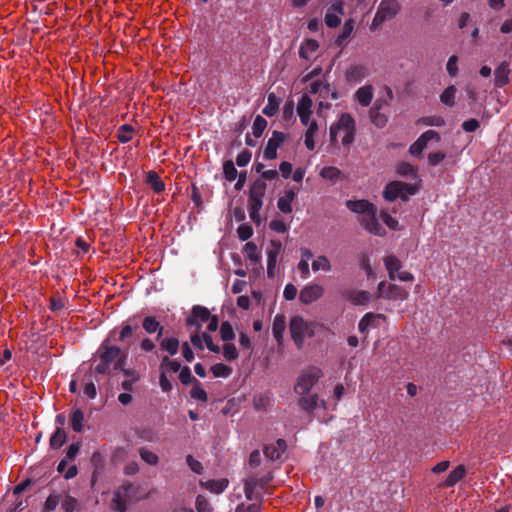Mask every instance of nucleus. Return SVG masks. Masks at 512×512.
Returning a JSON list of instances; mask_svg holds the SVG:
<instances>
[{
	"instance_id": "obj_61",
	"label": "nucleus",
	"mask_w": 512,
	"mask_h": 512,
	"mask_svg": "<svg viewBox=\"0 0 512 512\" xmlns=\"http://www.w3.org/2000/svg\"><path fill=\"white\" fill-rule=\"evenodd\" d=\"M446 69L451 77H455L458 74V57L456 55L449 57Z\"/></svg>"
},
{
	"instance_id": "obj_17",
	"label": "nucleus",
	"mask_w": 512,
	"mask_h": 512,
	"mask_svg": "<svg viewBox=\"0 0 512 512\" xmlns=\"http://www.w3.org/2000/svg\"><path fill=\"white\" fill-rule=\"evenodd\" d=\"M399 10L400 4L397 0H382L377 9L387 21L394 18Z\"/></svg>"
},
{
	"instance_id": "obj_37",
	"label": "nucleus",
	"mask_w": 512,
	"mask_h": 512,
	"mask_svg": "<svg viewBox=\"0 0 512 512\" xmlns=\"http://www.w3.org/2000/svg\"><path fill=\"white\" fill-rule=\"evenodd\" d=\"M61 506L65 512L79 511L81 508L79 501L69 494L64 496L61 501Z\"/></svg>"
},
{
	"instance_id": "obj_55",
	"label": "nucleus",
	"mask_w": 512,
	"mask_h": 512,
	"mask_svg": "<svg viewBox=\"0 0 512 512\" xmlns=\"http://www.w3.org/2000/svg\"><path fill=\"white\" fill-rule=\"evenodd\" d=\"M397 173L401 176H413L416 177V169L413 165L408 162H401L397 166Z\"/></svg>"
},
{
	"instance_id": "obj_5",
	"label": "nucleus",
	"mask_w": 512,
	"mask_h": 512,
	"mask_svg": "<svg viewBox=\"0 0 512 512\" xmlns=\"http://www.w3.org/2000/svg\"><path fill=\"white\" fill-rule=\"evenodd\" d=\"M322 377L321 369L311 366L301 371L299 374L294 391L297 395H306L317 384Z\"/></svg>"
},
{
	"instance_id": "obj_51",
	"label": "nucleus",
	"mask_w": 512,
	"mask_h": 512,
	"mask_svg": "<svg viewBox=\"0 0 512 512\" xmlns=\"http://www.w3.org/2000/svg\"><path fill=\"white\" fill-rule=\"evenodd\" d=\"M418 123H421L426 126H435L441 127L445 125V119L442 116H426L422 117L418 120Z\"/></svg>"
},
{
	"instance_id": "obj_52",
	"label": "nucleus",
	"mask_w": 512,
	"mask_h": 512,
	"mask_svg": "<svg viewBox=\"0 0 512 512\" xmlns=\"http://www.w3.org/2000/svg\"><path fill=\"white\" fill-rule=\"evenodd\" d=\"M61 501V495L59 493H56V492H53L51 493L45 503H44V511L45 512H49V511H53L56 509V507L58 506V504L60 503Z\"/></svg>"
},
{
	"instance_id": "obj_58",
	"label": "nucleus",
	"mask_w": 512,
	"mask_h": 512,
	"mask_svg": "<svg viewBox=\"0 0 512 512\" xmlns=\"http://www.w3.org/2000/svg\"><path fill=\"white\" fill-rule=\"evenodd\" d=\"M371 299V294L368 291L360 290L353 297L352 301L357 305H364L368 303Z\"/></svg>"
},
{
	"instance_id": "obj_3",
	"label": "nucleus",
	"mask_w": 512,
	"mask_h": 512,
	"mask_svg": "<svg viewBox=\"0 0 512 512\" xmlns=\"http://www.w3.org/2000/svg\"><path fill=\"white\" fill-rule=\"evenodd\" d=\"M265 469V474L261 476L256 474L250 475L244 480V493L248 500L262 502L263 495L258 491V489H264L273 480L271 467L265 466Z\"/></svg>"
},
{
	"instance_id": "obj_28",
	"label": "nucleus",
	"mask_w": 512,
	"mask_h": 512,
	"mask_svg": "<svg viewBox=\"0 0 512 512\" xmlns=\"http://www.w3.org/2000/svg\"><path fill=\"white\" fill-rule=\"evenodd\" d=\"M466 474V469L464 465H458L455 469H453L449 475L447 476L444 485L446 487L455 486L461 479L464 478Z\"/></svg>"
},
{
	"instance_id": "obj_27",
	"label": "nucleus",
	"mask_w": 512,
	"mask_h": 512,
	"mask_svg": "<svg viewBox=\"0 0 512 512\" xmlns=\"http://www.w3.org/2000/svg\"><path fill=\"white\" fill-rule=\"evenodd\" d=\"M146 183L155 193H161L165 190V183L157 172L150 170L146 173Z\"/></svg>"
},
{
	"instance_id": "obj_48",
	"label": "nucleus",
	"mask_w": 512,
	"mask_h": 512,
	"mask_svg": "<svg viewBox=\"0 0 512 512\" xmlns=\"http://www.w3.org/2000/svg\"><path fill=\"white\" fill-rule=\"evenodd\" d=\"M134 489V485L126 481L115 491V493L120 495L125 500L130 501L133 498Z\"/></svg>"
},
{
	"instance_id": "obj_60",
	"label": "nucleus",
	"mask_w": 512,
	"mask_h": 512,
	"mask_svg": "<svg viewBox=\"0 0 512 512\" xmlns=\"http://www.w3.org/2000/svg\"><path fill=\"white\" fill-rule=\"evenodd\" d=\"M235 512H262L261 502L248 505L240 503L237 505Z\"/></svg>"
},
{
	"instance_id": "obj_10",
	"label": "nucleus",
	"mask_w": 512,
	"mask_h": 512,
	"mask_svg": "<svg viewBox=\"0 0 512 512\" xmlns=\"http://www.w3.org/2000/svg\"><path fill=\"white\" fill-rule=\"evenodd\" d=\"M211 316L212 315L208 308L201 305H195L191 310V314L186 318V325L194 326L197 330H199L202 326V323L207 322Z\"/></svg>"
},
{
	"instance_id": "obj_32",
	"label": "nucleus",
	"mask_w": 512,
	"mask_h": 512,
	"mask_svg": "<svg viewBox=\"0 0 512 512\" xmlns=\"http://www.w3.org/2000/svg\"><path fill=\"white\" fill-rule=\"evenodd\" d=\"M243 252L245 254V257L252 263V264H259L261 261V255L258 252V248L254 242H247L243 247Z\"/></svg>"
},
{
	"instance_id": "obj_62",
	"label": "nucleus",
	"mask_w": 512,
	"mask_h": 512,
	"mask_svg": "<svg viewBox=\"0 0 512 512\" xmlns=\"http://www.w3.org/2000/svg\"><path fill=\"white\" fill-rule=\"evenodd\" d=\"M380 218L390 229H398V221L395 218H393L386 210H382L380 212Z\"/></svg>"
},
{
	"instance_id": "obj_30",
	"label": "nucleus",
	"mask_w": 512,
	"mask_h": 512,
	"mask_svg": "<svg viewBox=\"0 0 512 512\" xmlns=\"http://www.w3.org/2000/svg\"><path fill=\"white\" fill-rule=\"evenodd\" d=\"M280 102L281 99L278 98L274 93L268 94L267 104L262 110L263 114L268 117H273L279 109Z\"/></svg>"
},
{
	"instance_id": "obj_8",
	"label": "nucleus",
	"mask_w": 512,
	"mask_h": 512,
	"mask_svg": "<svg viewBox=\"0 0 512 512\" xmlns=\"http://www.w3.org/2000/svg\"><path fill=\"white\" fill-rule=\"evenodd\" d=\"M360 223L363 228L371 234L377 236H384L386 234L385 228L379 223L377 219V208L375 207L369 213L362 216Z\"/></svg>"
},
{
	"instance_id": "obj_12",
	"label": "nucleus",
	"mask_w": 512,
	"mask_h": 512,
	"mask_svg": "<svg viewBox=\"0 0 512 512\" xmlns=\"http://www.w3.org/2000/svg\"><path fill=\"white\" fill-rule=\"evenodd\" d=\"M282 250V243L279 240H271L267 248V276L274 278L277 258Z\"/></svg>"
},
{
	"instance_id": "obj_41",
	"label": "nucleus",
	"mask_w": 512,
	"mask_h": 512,
	"mask_svg": "<svg viewBox=\"0 0 512 512\" xmlns=\"http://www.w3.org/2000/svg\"><path fill=\"white\" fill-rule=\"evenodd\" d=\"M211 372H212L213 376L216 378H220V377L227 378L231 375L232 368L226 364L217 363L211 367Z\"/></svg>"
},
{
	"instance_id": "obj_56",
	"label": "nucleus",
	"mask_w": 512,
	"mask_h": 512,
	"mask_svg": "<svg viewBox=\"0 0 512 512\" xmlns=\"http://www.w3.org/2000/svg\"><path fill=\"white\" fill-rule=\"evenodd\" d=\"M223 356L227 361H234L238 358L239 353L234 344L226 343L223 346Z\"/></svg>"
},
{
	"instance_id": "obj_63",
	"label": "nucleus",
	"mask_w": 512,
	"mask_h": 512,
	"mask_svg": "<svg viewBox=\"0 0 512 512\" xmlns=\"http://www.w3.org/2000/svg\"><path fill=\"white\" fill-rule=\"evenodd\" d=\"M237 234L240 240L246 241L252 236L253 229L248 224H242L238 227Z\"/></svg>"
},
{
	"instance_id": "obj_49",
	"label": "nucleus",
	"mask_w": 512,
	"mask_h": 512,
	"mask_svg": "<svg viewBox=\"0 0 512 512\" xmlns=\"http://www.w3.org/2000/svg\"><path fill=\"white\" fill-rule=\"evenodd\" d=\"M165 368L170 369L172 372H179L181 368L180 362L170 359L168 356H163L160 363V369L164 371Z\"/></svg>"
},
{
	"instance_id": "obj_14",
	"label": "nucleus",
	"mask_w": 512,
	"mask_h": 512,
	"mask_svg": "<svg viewBox=\"0 0 512 512\" xmlns=\"http://www.w3.org/2000/svg\"><path fill=\"white\" fill-rule=\"evenodd\" d=\"M385 288H386V282L385 281L380 282L378 285V292H379L380 296L385 297L387 299L404 300L408 297V292L398 285L390 284L387 286L386 290H385Z\"/></svg>"
},
{
	"instance_id": "obj_24",
	"label": "nucleus",
	"mask_w": 512,
	"mask_h": 512,
	"mask_svg": "<svg viewBox=\"0 0 512 512\" xmlns=\"http://www.w3.org/2000/svg\"><path fill=\"white\" fill-rule=\"evenodd\" d=\"M286 329V318L283 314H277L272 324V334L278 343L283 340V333Z\"/></svg>"
},
{
	"instance_id": "obj_39",
	"label": "nucleus",
	"mask_w": 512,
	"mask_h": 512,
	"mask_svg": "<svg viewBox=\"0 0 512 512\" xmlns=\"http://www.w3.org/2000/svg\"><path fill=\"white\" fill-rule=\"evenodd\" d=\"M228 484L229 481L225 478L210 480L206 483V488L215 494H220L228 487Z\"/></svg>"
},
{
	"instance_id": "obj_50",
	"label": "nucleus",
	"mask_w": 512,
	"mask_h": 512,
	"mask_svg": "<svg viewBox=\"0 0 512 512\" xmlns=\"http://www.w3.org/2000/svg\"><path fill=\"white\" fill-rule=\"evenodd\" d=\"M312 269L315 272L319 270L329 272L331 271V264L326 256L321 255L318 256V258L312 262Z\"/></svg>"
},
{
	"instance_id": "obj_15",
	"label": "nucleus",
	"mask_w": 512,
	"mask_h": 512,
	"mask_svg": "<svg viewBox=\"0 0 512 512\" xmlns=\"http://www.w3.org/2000/svg\"><path fill=\"white\" fill-rule=\"evenodd\" d=\"M510 62L502 61L494 70V85L497 88H503L510 82Z\"/></svg>"
},
{
	"instance_id": "obj_23",
	"label": "nucleus",
	"mask_w": 512,
	"mask_h": 512,
	"mask_svg": "<svg viewBox=\"0 0 512 512\" xmlns=\"http://www.w3.org/2000/svg\"><path fill=\"white\" fill-rule=\"evenodd\" d=\"M373 94H374L373 86L369 84V85L360 87L356 91L355 97L361 106L367 107L372 102Z\"/></svg>"
},
{
	"instance_id": "obj_22",
	"label": "nucleus",
	"mask_w": 512,
	"mask_h": 512,
	"mask_svg": "<svg viewBox=\"0 0 512 512\" xmlns=\"http://www.w3.org/2000/svg\"><path fill=\"white\" fill-rule=\"evenodd\" d=\"M298 405L306 412H312L318 406L319 397L316 393H308L306 395H299Z\"/></svg>"
},
{
	"instance_id": "obj_2",
	"label": "nucleus",
	"mask_w": 512,
	"mask_h": 512,
	"mask_svg": "<svg viewBox=\"0 0 512 512\" xmlns=\"http://www.w3.org/2000/svg\"><path fill=\"white\" fill-rule=\"evenodd\" d=\"M267 184L263 179H256L250 186L248 194V211L250 219L256 224L261 223L260 210L263 206V198Z\"/></svg>"
},
{
	"instance_id": "obj_33",
	"label": "nucleus",
	"mask_w": 512,
	"mask_h": 512,
	"mask_svg": "<svg viewBox=\"0 0 512 512\" xmlns=\"http://www.w3.org/2000/svg\"><path fill=\"white\" fill-rule=\"evenodd\" d=\"M384 264L389 273V278L391 280H395V273L398 272L401 268L400 260L396 256L390 255L384 258Z\"/></svg>"
},
{
	"instance_id": "obj_38",
	"label": "nucleus",
	"mask_w": 512,
	"mask_h": 512,
	"mask_svg": "<svg viewBox=\"0 0 512 512\" xmlns=\"http://www.w3.org/2000/svg\"><path fill=\"white\" fill-rule=\"evenodd\" d=\"M318 131V124L316 121H312L309 124V127L305 133V146L308 150H313L315 148L314 136Z\"/></svg>"
},
{
	"instance_id": "obj_54",
	"label": "nucleus",
	"mask_w": 512,
	"mask_h": 512,
	"mask_svg": "<svg viewBox=\"0 0 512 512\" xmlns=\"http://www.w3.org/2000/svg\"><path fill=\"white\" fill-rule=\"evenodd\" d=\"M377 317H380V315H375L374 313H366L359 321L358 323V329L361 333H365L369 326L372 324L373 320Z\"/></svg>"
},
{
	"instance_id": "obj_21",
	"label": "nucleus",
	"mask_w": 512,
	"mask_h": 512,
	"mask_svg": "<svg viewBox=\"0 0 512 512\" xmlns=\"http://www.w3.org/2000/svg\"><path fill=\"white\" fill-rule=\"evenodd\" d=\"M296 193L292 189H287L284 191V195L281 196L277 201L278 209L285 214L292 212L291 203L295 200Z\"/></svg>"
},
{
	"instance_id": "obj_42",
	"label": "nucleus",
	"mask_w": 512,
	"mask_h": 512,
	"mask_svg": "<svg viewBox=\"0 0 512 512\" xmlns=\"http://www.w3.org/2000/svg\"><path fill=\"white\" fill-rule=\"evenodd\" d=\"M267 127V121L264 117L257 115L252 125V133L255 138L262 136L265 128Z\"/></svg>"
},
{
	"instance_id": "obj_40",
	"label": "nucleus",
	"mask_w": 512,
	"mask_h": 512,
	"mask_svg": "<svg viewBox=\"0 0 512 512\" xmlns=\"http://www.w3.org/2000/svg\"><path fill=\"white\" fill-rule=\"evenodd\" d=\"M134 129L129 124H123L119 127L117 132V139L119 142L125 144L131 141L132 139V133Z\"/></svg>"
},
{
	"instance_id": "obj_6",
	"label": "nucleus",
	"mask_w": 512,
	"mask_h": 512,
	"mask_svg": "<svg viewBox=\"0 0 512 512\" xmlns=\"http://www.w3.org/2000/svg\"><path fill=\"white\" fill-rule=\"evenodd\" d=\"M403 188L408 194H416L419 189L417 184H410L397 180L391 181L384 187L382 192L383 198L386 201L393 202L398 199L401 189Z\"/></svg>"
},
{
	"instance_id": "obj_45",
	"label": "nucleus",
	"mask_w": 512,
	"mask_h": 512,
	"mask_svg": "<svg viewBox=\"0 0 512 512\" xmlns=\"http://www.w3.org/2000/svg\"><path fill=\"white\" fill-rule=\"evenodd\" d=\"M139 455H140V458L148 465L154 466V465H157L159 462V457L157 456V454L154 453L153 451H150V450L144 448V447L139 449Z\"/></svg>"
},
{
	"instance_id": "obj_13",
	"label": "nucleus",
	"mask_w": 512,
	"mask_h": 512,
	"mask_svg": "<svg viewBox=\"0 0 512 512\" xmlns=\"http://www.w3.org/2000/svg\"><path fill=\"white\" fill-rule=\"evenodd\" d=\"M324 294V288L319 284H308L304 286L299 294V300L305 304H311L320 299Z\"/></svg>"
},
{
	"instance_id": "obj_16",
	"label": "nucleus",
	"mask_w": 512,
	"mask_h": 512,
	"mask_svg": "<svg viewBox=\"0 0 512 512\" xmlns=\"http://www.w3.org/2000/svg\"><path fill=\"white\" fill-rule=\"evenodd\" d=\"M312 105L313 102L307 94H304L297 104V113L301 123L305 126L309 124L312 114Z\"/></svg>"
},
{
	"instance_id": "obj_35",
	"label": "nucleus",
	"mask_w": 512,
	"mask_h": 512,
	"mask_svg": "<svg viewBox=\"0 0 512 512\" xmlns=\"http://www.w3.org/2000/svg\"><path fill=\"white\" fill-rule=\"evenodd\" d=\"M371 122L378 128H383L388 122V116L380 110L371 108L369 111Z\"/></svg>"
},
{
	"instance_id": "obj_4",
	"label": "nucleus",
	"mask_w": 512,
	"mask_h": 512,
	"mask_svg": "<svg viewBox=\"0 0 512 512\" xmlns=\"http://www.w3.org/2000/svg\"><path fill=\"white\" fill-rule=\"evenodd\" d=\"M339 131L344 132V136L342 138V144L344 146H349L353 141L355 140V134H356V126H355V120L349 113H343L339 117L338 121L334 123L330 127V141L332 143H336L337 141V133Z\"/></svg>"
},
{
	"instance_id": "obj_1",
	"label": "nucleus",
	"mask_w": 512,
	"mask_h": 512,
	"mask_svg": "<svg viewBox=\"0 0 512 512\" xmlns=\"http://www.w3.org/2000/svg\"><path fill=\"white\" fill-rule=\"evenodd\" d=\"M98 363L95 372L101 375H109L112 371L123 369L126 364L127 354L116 345L110 344V337L106 338L96 351Z\"/></svg>"
},
{
	"instance_id": "obj_29",
	"label": "nucleus",
	"mask_w": 512,
	"mask_h": 512,
	"mask_svg": "<svg viewBox=\"0 0 512 512\" xmlns=\"http://www.w3.org/2000/svg\"><path fill=\"white\" fill-rule=\"evenodd\" d=\"M158 341H159L160 349L162 351H166L171 356L176 355L178 353L180 343L177 338H175V337H169V338H164V339L161 338Z\"/></svg>"
},
{
	"instance_id": "obj_26",
	"label": "nucleus",
	"mask_w": 512,
	"mask_h": 512,
	"mask_svg": "<svg viewBox=\"0 0 512 512\" xmlns=\"http://www.w3.org/2000/svg\"><path fill=\"white\" fill-rule=\"evenodd\" d=\"M318 48L319 44L316 40L306 39L300 46L299 56L305 60H310Z\"/></svg>"
},
{
	"instance_id": "obj_36",
	"label": "nucleus",
	"mask_w": 512,
	"mask_h": 512,
	"mask_svg": "<svg viewBox=\"0 0 512 512\" xmlns=\"http://www.w3.org/2000/svg\"><path fill=\"white\" fill-rule=\"evenodd\" d=\"M71 427L75 432L83 431L84 413L80 409H75L70 416Z\"/></svg>"
},
{
	"instance_id": "obj_47",
	"label": "nucleus",
	"mask_w": 512,
	"mask_h": 512,
	"mask_svg": "<svg viewBox=\"0 0 512 512\" xmlns=\"http://www.w3.org/2000/svg\"><path fill=\"white\" fill-rule=\"evenodd\" d=\"M220 336L225 342L231 341L235 338V332L229 321L222 322L220 326Z\"/></svg>"
},
{
	"instance_id": "obj_43",
	"label": "nucleus",
	"mask_w": 512,
	"mask_h": 512,
	"mask_svg": "<svg viewBox=\"0 0 512 512\" xmlns=\"http://www.w3.org/2000/svg\"><path fill=\"white\" fill-rule=\"evenodd\" d=\"M341 174V171L334 166L324 167L320 172V176L322 178L330 180L332 182H336L340 178Z\"/></svg>"
},
{
	"instance_id": "obj_7",
	"label": "nucleus",
	"mask_w": 512,
	"mask_h": 512,
	"mask_svg": "<svg viewBox=\"0 0 512 512\" xmlns=\"http://www.w3.org/2000/svg\"><path fill=\"white\" fill-rule=\"evenodd\" d=\"M290 333L293 341L298 348H301L304 340L307 336H311L309 333V326L300 316H294L290 320Z\"/></svg>"
},
{
	"instance_id": "obj_11",
	"label": "nucleus",
	"mask_w": 512,
	"mask_h": 512,
	"mask_svg": "<svg viewBox=\"0 0 512 512\" xmlns=\"http://www.w3.org/2000/svg\"><path fill=\"white\" fill-rule=\"evenodd\" d=\"M140 330L139 323L136 316L129 317L122 322L118 341L121 343H127L129 339L133 338Z\"/></svg>"
},
{
	"instance_id": "obj_34",
	"label": "nucleus",
	"mask_w": 512,
	"mask_h": 512,
	"mask_svg": "<svg viewBox=\"0 0 512 512\" xmlns=\"http://www.w3.org/2000/svg\"><path fill=\"white\" fill-rule=\"evenodd\" d=\"M456 93V86L449 85L439 96L441 103L448 107H453L455 105Z\"/></svg>"
},
{
	"instance_id": "obj_59",
	"label": "nucleus",
	"mask_w": 512,
	"mask_h": 512,
	"mask_svg": "<svg viewBox=\"0 0 512 512\" xmlns=\"http://www.w3.org/2000/svg\"><path fill=\"white\" fill-rule=\"evenodd\" d=\"M180 382L183 384V385H188L190 383H194V379L192 374H191V370L188 366H184L180 371H179V376H178Z\"/></svg>"
},
{
	"instance_id": "obj_31",
	"label": "nucleus",
	"mask_w": 512,
	"mask_h": 512,
	"mask_svg": "<svg viewBox=\"0 0 512 512\" xmlns=\"http://www.w3.org/2000/svg\"><path fill=\"white\" fill-rule=\"evenodd\" d=\"M66 440H67L66 432L62 428L58 427V428H56V430L50 437V440H49L50 448L54 449V450L59 449L65 444Z\"/></svg>"
},
{
	"instance_id": "obj_53",
	"label": "nucleus",
	"mask_w": 512,
	"mask_h": 512,
	"mask_svg": "<svg viewBox=\"0 0 512 512\" xmlns=\"http://www.w3.org/2000/svg\"><path fill=\"white\" fill-rule=\"evenodd\" d=\"M127 500L122 498L120 495L114 492L113 498L111 501V508L117 512H126L127 510Z\"/></svg>"
},
{
	"instance_id": "obj_44",
	"label": "nucleus",
	"mask_w": 512,
	"mask_h": 512,
	"mask_svg": "<svg viewBox=\"0 0 512 512\" xmlns=\"http://www.w3.org/2000/svg\"><path fill=\"white\" fill-rule=\"evenodd\" d=\"M193 387L190 390V396L193 399L200 401H207L208 395L207 392L201 387L200 382L197 379H194Z\"/></svg>"
},
{
	"instance_id": "obj_20",
	"label": "nucleus",
	"mask_w": 512,
	"mask_h": 512,
	"mask_svg": "<svg viewBox=\"0 0 512 512\" xmlns=\"http://www.w3.org/2000/svg\"><path fill=\"white\" fill-rule=\"evenodd\" d=\"M368 70L364 65H353L347 69L345 76L348 82L360 83L367 76Z\"/></svg>"
},
{
	"instance_id": "obj_9",
	"label": "nucleus",
	"mask_w": 512,
	"mask_h": 512,
	"mask_svg": "<svg viewBox=\"0 0 512 512\" xmlns=\"http://www.w3.org/2000/svg\"><path fill=\"white\" fill-rule=\"evenodd\" d=\"M287 135L281 131H273L263 151V158L273 160L277 158V149L283 145Z\"/></svg>"
},
{
	"instance_id": "obj_64",
	"label": "nucleus",
	"mask_w": 512,
	"mask_h": 512,
	"mask_svg": "<svg viewBox=\"0 0 512 512\" xmlns=\"http://www.w3.org/2000/svg\"><path fill=\"white\" fill-rule=\"evenodd\" d=\"M324 21H325V24L327 27L329 28H336L340 25L341 23V18L334 14V13H326L325 17H324Z\"/></svg>"
},
{
	"instance_id": "obj_57",
	"label": "nucleus",
	"mask_w": 512,
	"mask_h": 512,
	"mask_svg": "<svg viewBox=\"0 0 512 512\" xmlns=\"http://www.w3.org/2000/svg\"><path fill=\"white\" fill-rule=\"evenodd\" d=\"M264 455L269 461H275L281 457L282 453L281 449L275 445H269L264 448Z\"/></svg>"
},
{
	"instance_id": "obj_25",
	"label": "nucleus",
	"mask_w": 512,
	"mask_h": 512,
	"mask_svg": "<svg viewBox=\"0 0 512 512\" xmlns=\"http://www.w3.org/2000/svg\"><path fill=\"white\" fill-rule=\"evenodd\" d=\"M354 30V21L353 19H347L344 22L341 33L335 40V45L340 48H344L346 46V40L350 37Z\"/></svg>"
},
{
	"instance_id": "obj_19",
	"label": "nucleus",
	"mask_w": 512,
	"mask_h": 512,
	"mask_svg": "<svg viewBox=\"0 0 512 512\" xmlns=\"http://www.w3.org/2000/svg\"><path fill=\"white\" fill-rule=\"evenodd\" d=\"M142 327L148 334L157 333V340H160L163 336L164 327L154 316H146L142 320Z\"/></svg>"
},
{
	"instance_id": "obj_46",
	"label": "nucleus",
	"mask_w": 512,
	"mask_h": 512,
	"mask_svg": "<svg viewBox=\"0 0 512 512\" xmlns=\"http://www.w3.org/2000/svg\"><path fill=\"white\" fill-rule=\"evenodd\" d=\"M223 174L227 181L231 182L237 178L238 172L232 160H227L223 164Z\"/></svg>"
},
{
	"instance_id": "obj_18",
	"label": "nucleus",
	"mask_w": 512,
	"mask_h": 512,
	"mask_svg": "<svg viewBox=\"0 0 512 512\" xmlns=\"http://www.w3.org/2000/svg\"><path fill=\"white\" fill-rule=\"evenodd\" d=\"M346 206L351 212L363 214V216L376 207L373 203L366 199L348 200L346 202Z\"/></svg>"
}]
</instances>
